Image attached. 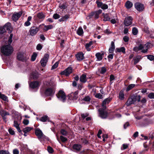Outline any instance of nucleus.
Instances as JSON below:
<instances>
[{
    "label": "nucleus",
    "instance_id": "nucleus-1",
    "mask_svg": "<svg viewBox=\"0 0 154 154\" xmlns=\"http://www.w3.org/2000/svg\"><path fill=\"white\" fill-rule=\"evenodd\" d=\"M45 85L48 87L44 92L45 95L47 96L53 95L55 93V87L56 85L55 82L51 80L49 81L45 82Z\"/></svg>",
    "mask_w": 154,
    "mask_h": 154
},
{
    "label": "nucleus",
    "instance_id": "nucleus-2",
    "mask_svg": "<svg viewBox=\"0 0 154 154\" xmlns=\"http://www.w3.org/2000/svg\"><path fill=\"white\" fill-rule=\"evenodd\" d=\"M2 53L4 55L8 56L13 52L14 49L12 47L9 45H4L1 48Z\"/></svg>",
    "mask_w": 154,
    "mask_h": 154
},
{
    "label": "nucleus",
    "instance_id": "nucleus-3",
    "mask_svg": "<svg viewBox=\"0 0 154 154\" xmlns=\"http://www.w3.org/2000/svg\"><path fill=\"white\" fill-rule=\"evenodd\" d=\"M141 97L140 95L132 96L129 98L126 103V105L128 106L130 105L134 104V103L137 101L138 102L140 101Z\"/></svg>",
    "mask_w": 154,
    "mask_h": 154
},
{
    "label": "nucleus",
    "instance_id": "nucleus-4",
    "mask_svg": "<svg viewBox=\"0 0 154 154\" xmlns=\"http://www.w3.org/2000/svg\"><path fill=\"white\" fill-rule=\"evenodd\" d=\"M56 95L59 100L63 102H64L66 100V95L65 93L63 90H60Z\"/></svg>",
    "mask_w": 154,
    "mask_h": 154
},
{
    "label": "nucleus",
    "instance_id": "nucleus-5",
    "mask_svg": "<svg viewBox=\"0 0 154 154\" xmlns=\"http://www.w3.org/2000/svg\"><path fill=\"white\" fill-rule=\"evenodd\" d=\"M35 133L39 140H45L46 137L43 134L42 132L39 129H37L35 130Z\"/></svg>",
    "mask_w": 154,
    "mask_h": 154
},
{
    "label": "nucleus",
    "instance_id": "nucleus-6",
    "mask_svg": "<svg viewBox=\"0 0 154 154\" xmlns=\"http://www.w3.org/2000/svg\"><path fill=\"white\" fill-rule=\"evenodd\" d=\"M40 85V82L38 81H34L29 84V87L32 89H38Z\"/></svg>",
    "mask_w": 154,
    "mask_h": 154
},
{
    "label": "nucleus",
    "instance_id": "nucleus-7",
    "mask_svg": "<svg viewBox=\"0 0 154 154\" xmlns=\"http://www.w3.org/2000/svg\"><path fill=\"white\" fill-rule=\"evenodd\" d=\"M39 30V27L33 26L31 27L29 32L30 35L34 36L37 34Z\"/></svg>",
    "mask_w": 154,
    "mask_h": 154
},
{
    "label": "nucleus",
    "instance_id": "nucleus-8",
    "mask_svg": "<svg viewBox=\"0 0 154 154\" xmlns=\"http://www.w3.org/2000/svg\"><path fill=\"white\" fill-rule=\"evenodd\" d=\"M135 8L139 11L141 12L144 10L145 7L144 5L140 2H136L134 4Z\"/></svg>",
    "mask_w": 154,
    "mask_h": 154
},
{
    "label": "nucleus",
    "instance_id": "nucleus-9",
    "mask_svg": "<svg viewBox=\"0 0 154 154\" xmlns=\"http://www.w3.org/2000/svg\"><path fill=\"white\" fill-rule=\"evenodd\" d=\"M144 48L141 51V52L143 53H146L148 51V50L153 47V45L151 43L148 42L144 45H143Z\"/></svg>",
    "mask_w": 154,
    "mask_h": 154
},
{
    "label": "nucleus",
    "instance_id": "nucleus-10",
    "mask_svg": "<svg viewBox=\"0 0 154 154\" xmlns=\"http://www.w3.org/2000/svg\"><path fill=\"white\" fill-rule=\"evenodd\" d=\"M49 56V55L48 54H45L44 57L41 60L40 62L42 66L45 67L46 65Z\"/></svg>",
    "mask_w": 154,
    "mask_h": 154
},
{
    "label": "nucleus",
    "instance_id": "nucleus-11",
    "mask_svg": "<svg viewBox=\"0 0 154 154\" xmlns=\"http://www.w3.org/2000/svg\"><path fill=\"white\" fill-rule=\"evenodd\" d=\"M79 93V91H78L72 93L69 96L70 99L73 101L77 100L78 98Z\"/></svg>",
    "mask_w": 154,
    "mask_h": 154
},
{
    "label": "nucleus",
    "instance_id": "nucleus-12",
    "mask_svg": "<svg viewBox=\"0 0 154 154\" xmlns=\"http://www.w3.org/2000/svg\"><path fill=\"white\" fill-rule=\"evenodd\" d=\"M132 20L133 18L131 16H128L126 17L124 21L125 25L126 26L131 25L132 23Z\"/></svg>",
    "mask_w": 154,
    "mask_h": 154
},
{
    "label": "nucleus",
    "instance_id": "nucleus-13",
    "mask_svg": "<svg viewBox=\"0 0 154 154\" xmlns=\"http://www.w3.org/2000/svg\"><path fill=\"white\" fill-rule=\"evenodd\" d=\"M35 17L38 20L42 21L45 19V15L42 12H40L35 16L34 17Z\"/></svg>",
    "mask_w": 154,
    "mask_h": 154
},
{
    "label": "nucleus",
    "instance_id": "nucleus-14",
    "mask_svg": "<svg viewBox=\"0 0 154 154\" xmlns=\"http://www.w3.org/2000/svg\"><path fill=\"white\" fill-rule=\"evenodd\" d=\"M72 72V68L71 67H69L63 71L61 72L60 74L61 75H65L66 76H67L71 73Z\"/></svg>",
    "mask_w": 154,
    "mask_h": 154
},
{
    "label": "nucleus",
    "instance_id": "nucleus-15",
    "mask_svg": "<svg viewBox=\"0 0 154 154\" xmlns=\"http://www.w3.org/2000/svg\"><path fill=\"white\" fill-rule=\"evenodd\" d=\"M22 14V13L20 12L18 13L15 12L13 15L12 18L14 21H16L18 19L21 17Z\"/></svg>",
    "mask_w": 154,
    "mask_h": 154
},
{
    "label": "nucleus",
    "instance_id": "nucleus-16",
    "mask_svg": "<svg viewBox=\"0 0 154 154\" xmlns=\"http://www.w3.org/2000/svg\"><path fill=\"white\" fill-rule=\"evenodd\" d=\"M98 111L100 116L102 118L105 119L106 118L108 114L107 112L105 111L102 109H99Z\"/></svg>",
    "mask_w": 154,
    "mask_h": 154
},
{
    "label": "nucleus",
    "instance_id": "nucleus-17",
    "mask_svg": "<svg viewBox=\"0 0 154 154\" xmlns=\"http://www.w3.org/2000/svg\"><path fill=\"white\" fill-rule=\"evenodd\" d=\"M77 60L80 61L84 59V54L82 52H80L75 55Z\"/></svg>",
    "mask_w": 154,
    "mask_h": 154
},
{
    "label": "nucleus",
    "instance_id": "nucleus-18",
    "mask_svg": "<svg viewBox=\"0 0 154 154\" xmlns=\"http://www.w3.org/2000/svg\"><path fill=\"white\" fill-rule=\"evenodd\" d=\"M3 27L5 29V30H6L8 31V33H10L11 32L12 29L11 24L10 23L8 22L6 23Z\"/></svg>",
    "mask_w": 154,
    "mask_h": 154
},
{
    "label": "nucleus",
    "instance_id": "nucleus-19",
    "mask_svg": "<svg viewBox=\"0 0 154 154\" xmlns=\"http://www.w3.org/2000/svg\"><path fill=\"white\" fill-rule=\"evenodd\" d=\"M79 80L80 82L82 83H86L87 81L86 74H82L80 76Z\"/></svg>",
    "mask_w": 154,
    "mask_h": 154
},
{
    "label": "nucleus",
    "instance_id": "nucleus-20",
    "mask_svg": "<svg viewBox=\"0 0 154 154\" xmlns=\"http://www.w3.org/2000/svg\"><path fill=\"white\" fill-rule=\"evenodd\" d=\"M82 146L79 144H75L72 146V149L74 151L79 152L80 151L82 148Z\"/></svg>",
    "mask_w": 154,
    "mask_h": 154
},
{
    "label": "nucleus",
    "instance_id": "nucleus-21",
    "mask_svg": "<svg viewBox=\"0 0 154 154\" xmlns=\"http://www.w3.org/2000/svg\"><path fill=\"white\" fill-rule=\"evenodd\" d=\"M112 99L109 97L105 99L103 102L102 106L105 109L106 108L105 106L106 104H108L111 100Z\"/></svg>",
    "mask_w": 154,
    "mask_h": 154
},
{
    "label": "nucleus",
    "instance_id": "nucleus-22",
    "mask_svg": "<svg viewBox=\"0 0 154 154\" xmlns=\"http://www.w3.org/2000/svg\"><path fill=\"white\" fill-rule=\"evenodd\" d=\"M19 125L20 124L17 121H14V126L16 128L18 132L21 133V134H22L21 131L19 127Z\"/></svg>",
    "mask_w": 154,
    "mask_h": 154
},
{
    "label": "nucleus",
    "instance_id": "nucleus-23",
    "mask_svg": "<svg viewBox=\"0 0 154 154\" xmlns=\"http://www.w3.org/2000/svg\"><path fill=\"white\" fill-rule=\"evenodd\" d=\"M115 49V46L114 42L112 41L111 42V46L109 49V52L110 53H112Z\"/></svg>",
    "mask_w": 154,
    "mask_h": 154
},
{
    "label": "nucleus",
    "instance_id": "nucleus-24",
    "mask_svg": "<svg viewBox=\"0 0 154 154\" xmlns=\"http://www.w3.org/2000/svg\"><path fill=\"white\" fill-rule=\"evenodd\" d=\"M69 18V15L68 14L65 15L62 18L59 20V21L60 22L66 21Z\"/></svg>",
    "mask_w": 154,
    "mask_h": 154
},
{
    "label": "nucleus",
    "instance_id": "nucleus-25",
    "mask_svg": "<svg viewBox=\"0 0 154 154\" xmlns=\"http://www.w3.org/2000/svg\"><path fill=\"white\" fill-rule=\"evenodd\" d=\"M143 48L144 47L143 46V45L140 44L138 47H135L133 49V50L137 52L140 50H142L143 49Z\"/></svg>",
    "mask_w": 154,
    "mask_h": 154
},
{
    "label": "nucleus",
    "instance_id": "nucleus-26",
    "mask_svg": "<svg viewBox=\"0 0 154 154\" xmlns=\"http://www.w3.org/2000/svg\"><path fill=\"white\" fill-rule=\"evenodd\" d=\"M103 55V53L101 54L100 53L98 52L96 54L95 56L97 58V60L100 61L102 59Z\"/></svg>",
    "mask_w": 154,
    "mask_h": 154
},
{
    "label": "nucleus",
    "instance_id": "nucleus-27",
    "mask_svg": "<svg viewBox=\"0 0 154 154\" xmlns=\"http://www.w3.org/2000/svg\"><path fill=\"white\" fill-rule=\"evenodd\" d=\"M40 120L41 122H45L46 121H49V119L48 116L45 115L41 117L40 119Z\"/></svg>",
    "mask_w": 154,
    "mask_h": 154
},
{
    "label": "nucleus",
    "instance_id": "nucleus-28",
    "mask_svg": "<svg viewBox=\"0 0 154 154\" xmlns=\"http://www.w3.org/2000/svg\"><path fill=\"white\" fill-rule=\"evenodd\" d=\"M40 75L38 72H32L31 74L34 79H37L38 78Z\"/></svg>",
    "mask_w": 154,
    "mask_h": 154
},
{
    "label": "nucleus",
    "instance_id": "nucleus-29",
    "mask_svg": "<svg viewBox=\"0 0 154 154\" xmlns=\"http://www.w3.org/2000/svg\"><path fill=\"white\" fill-rule=\"evenodd\" d=\"M125 49L124 47H122L120 48H117L116 49V51L118 52H122L123 54L125 53Z\"/></svg>",
    "mask_w": 154,
    "mask_h": 154
},
{
    "label": "nucleus",
    "instance_id": "nucleus-30",
    "mask_svg": "<svg viewBox=\"0 0 154 154\" xmlns=\"http://www.w3.org/2000/svg\"><path fill=\"white\" fill-rule=\"evenodd\" d=\"M76 33L79 35L81 36L83 34V29L81 27H79Z\"/></svg>",
    "mask_w": 154,
    "mask_h": 154
},
{
    "label": "nucleus",
    "instance_id": "nucleus-31",
    "mask_svg": "<svg viewBox=\"0 0 154 154\" xmlns=\"http://www.w3.org/2000/svg\"><path fill=\"white\" fill-rule=\"evenodd\" d=\"M0 115L2 116H5L7 115H9L10 114L8 112H7L5 110H0Z\"/></svg>",
    "mask_w": 154,
    "mask_h": 154
},
{
    "label": "nucleus",
    "instance_id": "nucleus-32",
    "mask_svg": "<svg viewBox=\"0 0 154 154\" xmlns=\"http://www.w3.org/2000/svg\"><path fill=\"white\" fill-rule=\"evenodd\" d=\"M33 129L32 128L27 127L23 129V131L24 133H27Z\"/></svg>",
    "mask_w": 154,
    "mask_h": 154
},
{
    "label": "nucleus",
    "instance_id": "nucleus-33",
    "mask_svg": "<svg viewBox=\"0 0 154 154\" xmlns=\"http://www.w3.org/2000/svg\"><path fill=\"white\" fill-rule=\"evenodd\" d=\"M119 98L121 100H123L124 99V94L123 91L121 90V91L119 94Z\"/></svg>",
    "mask_w": 154,
    "mask_h": 154
},
{
    "label": "nucleus",
    "instance_id": "nucleus-34",
    "mask_svg": "<svg viewBox=\"0 0 154 154\" xmlns=\"http://www.w3.org/2000/svg\"><path fill=\"white\" fill-rule=\"evenodd\" d=\"M133 6V4L130 1H128L125 3V6L128 9H129Z\"/></svg>",
    "mask_w": 154,
    "mask_h": 154
},
{
    "label": "nucleus",
    "instance_id": "nucleus-35",
    "mask_svg": "<svg viewBox=\"0 0 154 154\" xmlns=\"http://www.w3.org/2000/svg\"><path fill=\"white\" fill-rule=\"evenodd\" d=\"M98 71L100 74H103L106 72V69L105 67L103 66L100 68Z\"/></svg>",
    "mask_w": 154,
    "mask_h": 154
},
{
    "label": "nucleus",
    "instance_id": "nucleus-36",
    "mask_svg": "<svg viewBox=\"0 0 154 154\" xmlns=\"http://www.w3.org/2000/svg\"><path fill=\"white\" fill-rule=\"evenodd\" d=\"M135 86V84H131L129 85L126 88V91H128L133 88Z\"/></svg>",
    "mask_w": 154,
    "mask_h": 154
},
{
    "label": "nucleus",
    "instance_id": "nucleus-37",
    "mask_svg": "<svg viewBox=\"0 0 154 154\" xmlns=\"http://www.w3.org/2000/svg\"><path fill=\"white\" fill-rule=\"evenodd\" d=\"M92 44V41H90L89 43H87L85 45V48L87 51H90L91 50V49L90 48V46Z\"/></svg>",
    "mask_w": 154,
    "mask_h": 154
},
{
    "label": "nucleus",
    "instance_id": "nucleus-38",
    "mask_svg": "<svg viewBox=\"0 0 154 154\" xmlns=\"http://www.w3.org/2000/svg\"><path fill=\"white\" fill-rule=\"evenodd\" d=\"M45 28L44 29V30L45 31H47L49 29H51L53 28V26L52 25H45Z\"/></svg>",
    "mask_w": 154,
    "mask_h": 154
},
{
    "label": "nucleus",
    "instance_id": "nucleus-39",
    "mask_svg": "<svg viewBox=\"0 0 154 154\" xmlns=\"http://www.w3.org/2000/svg\"><path fill=\"white\" fill-rule=\"evenodd\" d=\"M103 16L104 19L103 20L104 21H109L110 20V18L108 14H104Z\"/></svg>",
    "mask_w": 154,
    "mask_h": 154
},
{
    "label": "nucleus",
    "instance_id": "nucleus-40",
    "mask_svg": "<svg viewBox=\"0 0 154 154\" xmlns=\"http://www.w3.org/2000/svg\"><path fill=\"white\" fill-rule=\"evenodd\" d=\"M141 58V57L140 56H137L134 59V65L136 64L140 60Z\"/></svg>",
    "mask_w": 154,
    "mask_h": 154
},
{
    "label": "nucleus",
    "instance_id": "nucleus-41",
    "mask_svg": "<svg viewBox=\"0 0 154 154\" xmlns=\"http://www.w3.org/2000/svg\"><path fill=\"white\" fill-rule=\"evenodd\" d=\"M0 98L2 99L3 100L5 101H8V97L4 95V94H2L0 93Z\"/></svg>",
    "mask_w": 154,
    "mask_h": 154
},
{
    "label": "nucleus",
    "instance_id": "nucleus-42",
    "mask_svg": "<svg viewBox=\"0 0 154 154\" xmlns=\"http://www.w3.org/2000/svg\"><path fill=\"white\" fill-rule=\"evenodd\" d=\"M17 58L19 60H23V56L21 53H19L17 56Z\"/></svg>",
    "mask_w": 154,
    "mask_h": 154
},
{
    "label": "nucleus",
    "instance_id": "nucleus-43",
    "mask_svg": "<svg viewBox=\"0 0 154 154\" xmlns=\"http://www.w3.org/2000/svg\"><path fill=\"white\" fill-rule=\"evenodd\" d=\"M83 100L85 102H89L91 100V98L89 96H86L83 98Z\"/></svg>",
    "mask_w": 154,
    "mask_h": 154
},
{
    "label": "nucleus",
    "instance_id": "nucleus-44",
    "mask_svg": "<svg viewBox=\"0 0 154 154\" xmlns=\"http://www.w3.org/2000/svg\"><path fill=\"white\" fill-rule=\"evenodd\" d=\"M132 32L133 35H137L138 32L137 29L136 27H134L132 29Z\"/></svg>",
    "mask_w": 154,
    "mask_h": 154
},
{
    "label": "nucleus",
    "instance_id": "nucleus-45",
    "mask_svg": "<svg viewBox=\"0 0 154 154\" xmlns=\"http://www.w3.org/2000/svg\"><path fill=\"white\" fill-rule=\"evenodd\" d=\"M37 56V54L36 53H34L33 55L32 56L31 60L32 61H34L35 59L36 58Z\"/></svg>",
    "mask_w": 154,
    "mask_h": 154
},
{
    "label": "nucleus",
    "instance_id": "nucleus-46",
    "mask_svg": "<svg viewBox=\"0 0 154 154\" xmlns=\"http://www.w3.org/2000/svg\"><path fill=\"white\" fill-rule=\"evenodd\" d=\"M0 154H10V153L8 150L2 149L0 150Z\"/></svg>",
    "mask_w": 154,
    "mask_h": 154
},
{
    "label": "nucleus",
    "instance_id": "nucleus-47",
    "mask_svg": "<svg viewBox=\"0 0 154 154\" xmlns=\"http://www.w3.org/2000/svg\"><path fill=\"white\" fill-rule=\"evenodd\" d=\"M13 34H11L10 35V37L9 38V39L8 40V45H10L11 43L12 42V38H13Z\"/></svg>",
    "mask_w": 154,
    "mask_h": 154
},
{
    "label": "nucleus",
    "instance_id": "nucleus-48",
    "mask_svg": "<svg viewBox=\"0 0 154 154\" xmlns=\"http://www.w3.org/2000/svg\"><path fill=\"white\" fill-rule=\"evenodd\" d=\"M95 97L99 99H102L103 97V95L100 93L97 94L95 96Z\"/></svg>",
    "mask_w": 154,
    "mask_h": 154
},
{
    "label": "nucleus",
    "instance_id": "nucleus-49",
    "mask_svg": "<svg viewBox=\"0 0 154 154\" xmlns=\"http://www.w3.org/2000/svg\"><path fill=\"white\" fill-rule=\"evenodd\" d=\"M5 32V29L3 26L0 27V34H2Z\"/></svg>",
    "mask_w": 154,
    "mask_h": 154
},
{
    "label": "nucleus",
    "instance_id": "nucleus-50",
    "mask_svg": "<svg viewBox=\"0 0 154 154\" xmlns=\"http://www.w3.org/2000/svg\"><path fill=\"white\" fill-rule=\"evenodd\" d=\"M147 58L151 61L154 60V56L152 55H149L147 56Z\"/></svg>",
    "mask_w": 154,
    "mask_h": 154
},
{
    "label": "nucleus",
    "instance_id": "nucleus-51",
    "mask_svg": "<svg viewBox=\"0 0 154 154\" xmlns=\"http://www.w3.org/2000/svg\"><path fill=\"white\" fill-rule=\"evenodd\" d=\"M96 3L97 4V6L98 7L101 8L103 4L102 2H100L98 0L96 1Z\"/></svg>",
    "mask_w": 154,
    "mask_h": 154
},
{
    "label": "nucleus",
    "instance_id": "nucleus-52",
    "mask_svg": "<svg viewBox=\"0 0 154 154\" xmlns=\"http://www.w3.org/2000/svg\"><path fill=\"white\" fill-rule=\"evenodd\" d=\"M47 150L48 152L50 153H52L54 152L53 149L50 146H48L47 148Z\"/></svg>",
    "mask_w": 154,
    "mask_h": 154
},
{
    "label": "nucleus",
    "instance_id": "nucleus-53",
    "mask_svg": "<svg viewBox=\"0 0 154 154\" xmlns=\"http://www.w3.org/2000/svg\"><path fill=\"white\" fill-rule=\"evenodd\" d=\"M60 132L63 135L65 136L67 134L66 131L64 129H61L60 131Z\"/></svg>",
    "mask_w": 154,
    "mask_h": 154
},
{
    "label": "nucleus",
    "instance_id": "nucleus-54",
    "mask_svg": "<svg viewBox=\"0 0 154 154\" xmlns=\"http://www.w3.org/2000/svg\"><path fill=\"white\" fill-rule=\"evenodd\" d=\"M58 63L57 62H56L52 66L51 68V70H53L56 68L58 66Z\"/></svg>",
    "mask_w": 154,
    "mask_h": 154
},
{
    "label": "nucleus",
    "instance_id": "nucleus-55",
    "mask_svg": "<svg viewBox=\"0 0 154 154\" xmlns=\"http://www.w3.org/2000/svg\"><path fill=\"white\" fill-rule=\"evenodd\" d=\"M59 8L61 9H65L66 8V6L65 4H60L59 6Z\"/></svg>",
    "mask_w": 154,
    "mask_h": 154
},
{
    "label": "nucleus",
    "instance_id": "nucleus-56",
    "mask_svg": "<svg viewBox=\"0 0 154 154\" xmlns=\"http://www.w3.org/2000/svg\"><path fill=\"white\" fill-rule=\"evenodd\" d=\"M9 133L11 135H14L15 134V132L11 128H10L8 130Z\"/></svg>",
    "mask_w": 154,
    "mask_h": 154
},
{
    "label": "nucleus",
    "instance_id": "nucleus-57",
    "mask_svg": "<svg viewBox=\"0 0 154 154\" xmlns=\"http://www.w3.org/2000/svg\"><path fill=\"white\" fill-rule=\"evenodd\" d=\"M60 15L57 14H54L53 15V18L55 19H57L60 17Z\"/></svg>",
    "mask_w": 154,
    "mask_h": 154
},
{
    "label": "nucleus",
    "instance_id": "nucleus-58",
    "mask_svg": "<svg viewBox=\"0 0 154 154\" xmlns=\"http://www.w3.org/2000/svg\"><path fill=\"white\" fill-rule=\"evenodd\" d=\"M60 138L61 141L63 142H66L67 140L66 137L62 136H60Z\"/></svg>",
    "mask_w": 154,
    "mask_h": 154
},
{
    "label": "nucleus",
    "instance_id": "nucleus-59",
    "mask_svg": "<svg viewBox=\"0 0 154 154\" xmlns=\"http://www.w3.org/2000/svg\"><path fill=\"white\" fill-rule=\"evenodd\" d=\"M88 116V113H82L81 114V117L83 119Z\"/></svg>",
    "mask_w": 154,
    "mask_h": 154
},
{
    "label": "nucleus",
    "instance_id": "nucleus-60",
    "mask_svg": "<svg viewBox=\"0 0 154 154\" xmlns=\"http://www.w3.org/2000/svg\"><path fill=\"white\" fill-rule=\"evenodd\" d=\"M148 97L150 99L154 98V93H151L148 96Z\"/></svg>",
    "mask_w": 154,
    "mask_h": 154
},
{
    "label": "nucleus",
    "instance_id": "nucleus-61",
    "mask_svg": "<svg viewBox=\"0 0 154 154\" xmlns=\"http://www.w3.org/2000/svg\"><path fill=\"white\" fill-rule=\"evenodd\" d=\"M42 46L41 44H38L36 46V49L38 50H40L42 49Z\"/></svg>",
    "mask_w": 154,
    "mask_h": 154
},
{
    "label": "nucleus",
    "instance_id": "nucleus-62",
    "mask_svg": "<svg viewBox=\"0 0 154 154\" xmlns=\"http://www.w3.org/2000/svg\"><path fill=\"white\" fill-rule=\"evenodd\" d=\"M101 8L103 10L106 9L108 8V6L107 5L103 4L102 6L101 7Z\"/></svg>",
    "mask_w": 154,
    "mask_h": 154
},
{
    "label": "nucleus",
    "instance_id": "nucleus-63",
    "mask_svg": "<svg viewBox=\"0 0 154 154\" xmlns=\"http://www.w3.org/2000/svg\"><path fill=\"white\" fill-rule=\"evenodd\" d=\"M81 140H82V143H84V144H87L88 143V141L86 139L84 138H82L81 139Z\"/></svg>",
    "mask_w": 154,
    "mask_h": 154
},
{
    "label": "nucleus",
    "instance_id": "nucleus-64",
    "mask_svg": "<svg viewBox=\"0 0 154 154\" xmlns=\"http://www.w3.org/2000/svg\"><path fill=\"white\" fill-rule=\"evenodd\" d=\"M123 39L124 42H128L129 38L128 36H125L123 37Z\"/></svg>",
    "mask_w": 154,
    "mask_h": 154
}]
</instances>
